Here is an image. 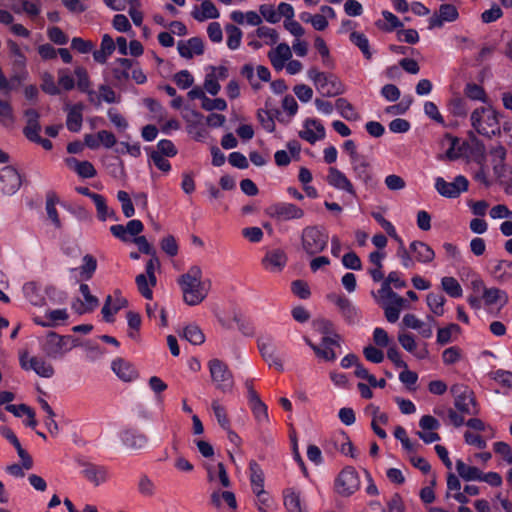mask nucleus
Masks as SVG:
<instances>
[{"instance_id": "obj_45", "label": "nucleus", "mask_w": 512, "mask_h": 512, "mask_svg": "<svg viewBox=\"0 0 512 512\" xmlns=\"http://www.w3.org/2000/svg\"><path fill=\"white\" fill-rule=\"evenodd\" d=\"M82 105L72 106L67 115L66 125L72 132H78L82 126Z\"/></svg>"}, {"instance_id": "obj_9", "label": "nucleus", "mask_w": 512, "mask_h": 512, "mask_svg": "<svg viewBox=\"0 0 512 512\" xmlns=\"http://www.w3.org/2000/svg\"><path fill=\"white\" fill-rule=\"evenodd\" d=\"M265 213L277 221H290L301 219L304 216V210L293 203L278 202L266 208Z\"/></svg>"}, {"instance_id": "obj_46", "label": "nucleus", "mask_w": 512, "mask_h": 512, "mask_svg": "<svg viewBox=\"0 0 512 512\" xmlns=\"http://www.w3.org/2000/svg\"><path fill=\"white\" fill-rule=\"evenodd\" d=\"M350 41L357 46L362 52L363 56L370 60L372 58V52L370 50L369 40L365 34L361 32L352 31L349 36Z\"/></svg>"}, {"instance_id": "obj_23", "label": "nucleus", "mask_w": 512, "mask_h": 512, "mask_svg": "<svg viewBox=\"0 0 512 512\" xmlns=\"http://www.w3.org/2000/svg\"><path fill=\"white\" fill-rule=\"evenodd\" d=\"M299 136L307 142L314 144L325 137V128L318 119H307Z\"/></svg>"}, {"instance_id": "obj_51", "label": "nucleus", "mask_w": 512, "mask_h": 512, "mask_svg": "<svg viewBox=\"0 0 512 512\" xmlns=\"http://www.w3.org/2000/svg\"><path fill=\"white\" fill-rule=\"evenodd\" d=\"M94 204L97 210L98 218L101 221H106L108 219H115V212L110 209L106 203V199L102 196H94Z\"/></svg>"}, {"instance_id": "obj_6", "label": "nucleus", "mask_w": 512, "mask_h": 512, "mask_svg": "<svg viewBox=\"0 0 512 512\" xmlns=\"http://www.w3.org/2000/svg\"><path fill=\"white\" fill-rule=\"evenodd\" d=\"M208 367L215 387L223 393L231 392L234 380L227 365L218 359H212L209 361Z\"/></svg>"}, {"instance_id": "obj_43", "label": "nucleus", "mask_w": 512, "mask_h": 512, "mask_svg": "<svg viewBox=\"0 0 512 512\" xmlns=\"http://www.w3.org/2000/svg\"><path fill=\"white\" fill-rule=\"evenodd\" d=\"M256 422L265 426L269 423L268 408L267 405L261 400L248 403Z\"/></svg>"}, {"instance_id": "obj_15", "label": "nucleus", "mask_w": 512, "mask_h": 512, "mask_svg": "<svg viewBox=\"0 0 512 512\" xmlns=\"http://www.w3.org/2000/svg\"><path fill=\"white\" fill-rule=\"evenodd\" d=\"M283 506L287 512H309L308 506L296 487H287L282 491Z\"/></svg>"}, {"instance_id": "obj_62", "label": "nucleus", "mask_w": 512, "mask_h": 512, "mask_svg": "<svg viewBox=\"0 0 512 512\" xmlns=\"http://www.w3.org/2000/svg\"><path fill=\"white\" fill-rule=\"evenodd\" d=\"M117 199L121 203L122 212L125 217L130 218L135 214L133 203L126 191L120 190L117 193Z\"/></svg>"}, {"instance_id": "obj_19", "label": "nucleus", "mask_w": 512, "mask_h": 512, "mask_svg": "<svg viewBox=\"0 0 512 512\" xmlns=\"http://www.w3.org/2000/svg\"><path fill=\"white\" fill-rule=\"evenodd\" d=\"M327 182L330 186L337 190L346 192L349 195L355 196L356 191L351 180L336 167H330L327 175Z\"/></svg>"}, {"instance_id": "obj_8", "label": "nucleus", "mask_w": 512, "mask_h": 512, "mask_svg": "<svg viewBox=\"0 0 512 512\" xmlns=\"http://www.w3.org/2000/svg\"><path fill=\"white\" fill-rule=\"evenodd\" d=\"M19 363L22 369L26 371L32 370L43 378H51L55 372L49 362L41 357L30 356L27 351L20 352Z\"/></svg>"}, {"instance_id": "obj_54", "label": "nucleus", "mask_w": 512, "mask_h": 512, "mask_svg": "<svg viewBox=\"0 0 512 512\" xmlns=\"http://www.w3.org/2000/svg\"><path fill=\"white\" fill-rule=\"evenodd\" d=\"M448 111L456 117H464L467 114V102L460 96L452 97L447 104Z\"/></svg>"}, {"instance_id": "obj_47", "label": "nucleus", "mask_w": 512, "mask_h": 512, "mask_svg": "<svg viewBox=\"0 0 512 512\" xmlns=\"http://www.w3.org/2000/svg\"><path fill=\"white\" fill-rule=\"evenodd\" d=\"M398 243V248L396 251V256L400 260V263L403 268L411 269L415 267V261L413 256L411 255L410 247L407 248L404 244L403 239H398L396 241Z\"/></svg>"}, {"instance_id": "obj_40", "label": "nucleus", "mask_w": 512, "mask_h": 512, "mask_svg": "<svg viewBox=\"0 0 512 512\" xmlns=\"http://www.w3.org/2000/svg\"><path fill=\"white\" fill-rule=\"evenodd\" d=\"M115 50V42L108 34L103 35L100 50L93 52V58L98 63H105Z\"/></svg>"}, {"instance_id": "obj_50", "label": "nucleus", "mask_w": 512, "mask_h": 512, "mask_svg": "<svg viewBox=\"0 0 512 512\" xmlns=\"http://www.w3.org/2000/svg\"><path fill=\"white\" fill-rule=\"evenodd\" d=\"M382 16H383V22L378 21L377 26H378V28H380L384 31L390 32L396 28H400L403 26V23L399 20V18L397 16H395L390 11H387V10L382 11Z\"/></svg>"}, {"instance_id": "obj_3", "label": "nucleus", "mask_w": 512, "mask_h": 512, "mask_svg": "<svg viewBox=\"0 0 512 512\" xmlns=\"http://www.w3.org/2000/svg\"><path fill=\"white\" fill-rule=\"evenodd\" d=\"M307 76L322 96L334 97L344 92L342 82L333 74L321 72L312 67L308 70Z\"/></svg>"}, {"instance_id": "obj_52", "label": "nucleus", "mask_w": 512, "mask_h": 512, "mask_svg": "<svg viewBox=\"0 0 512 512\" xmlns=\"http://www.w3.org/2000/svg\"><path fill=\"white\" fill-rule=\"evenodd\" d=\"M454 405L459 412L464 414H472L474 399L469 392L465 391L455 398Z\"/></svg>"}, {"instance_id": "obj_4", "label": "nucleus", "mask_w": 512, "mask_h": 512, "mask_svg": "<svg viewBox=\"0 0 512 512\" xmlns=\"http://www.w3.org/2000/svg\"><path fill=\"white\" fill-rule=\"evenodd\" d=\"M328 239L327 232L318 226H307L302 230V248L310 256L322 252L327 247Z\"/></svg>"}, {"instance_id": "obj_41", "label": "nucleus", "mask_w": 512, "mask_h": 512, "mask_svg": "<svg viewBox=\"0 0 512 512\" xmlns=\"http://www.w3.org/2000/svg\"><path fill=\"white\" fill-rule=\"evenodd\" d=\"M207 473L210 482L219 481L223 487L230 486V479L223 463L219 462L216 465L208 466Z\"/></svg>"}, {"instance_id": "obj_5", "label": "nucleus", "mask_w": 512, "mask_h": 512, "mask_svg": "<svg viewBox=\"0 0 512 512\" xmlns=\"http://www.w3.org/2000/svg\"><path fill=\"white\" fill-rule=\"evenodd\" d=\"M68 342L69 337L50 332L40 341L41 351L48 358L60 359L72 349Z\"/></svg>"}, {"instance_id": "obj_16", "label": "nucleus", "mask_w": 512, "mask_h": 512, "mask_svg": "<svg viewBox=\"0 0 512 512\" xmlns=\"http://www.w3.org/2000/svg\"><path fill=\"white\" fill-rule=\"evenodd\" d=\"M144 230L143 223L138 219L130 220L126 226L121 224L112 225L110 231L112 235L123 242H130L133 238L140 236Z\"/></svg>"}, {"instance_id": "obj_63", "label": "nucleus", "mask_w": 512, "mask_h": 512, "mask_svg": "<svg viewBox=\"0 0 512 512\" xmlns=\"http://www.w3.org/2000/svg\"><path fill=\"white\" fill-rule=\"evenodd\" d=\"M257 36L263 40L266 45H274L278 41V33L275 29L262 26L256 30Z\"/></svg>"}, {"instance_id": "obj_25", "label": "nucleus", "mask_w": 512, "mask_h": 512, "mask_svg": "<svg viewBox=\"0 0 512 512\" xmlns=\"http://www.w3.org/2000/svg\"><path fill=\"white\" fill-rule=\"evenodd\" d=\"M268 58L276 71L284 69L285 64L292 58V50L286 43H280L268 52Z\"/></svg>"}, {"instance_id": "obj_21", "label": "nucleus", "mask_w": 512, "mask_h": 512, "mask_svg": "<svg viewBox=\"0 0 512 512\" xmlns=\"http://www.w3.org/2000/svg\"><path fill=\"white\" fill-rule=\"evenodd\" d=\"M489 275L499 284L512 281V261L505 259L494 261L489 268Z\"/></svg>"}, {"instance_id": "obj_22", "label": "nucleus", "mask_w": 512, "mask_h": 512, "mask_svg": "<svg viewBox=\"0 0 512 512\" xmlns=\"http://www.w3.org/2000/svg\"><path fill=\"white\" fill-rule=\"evenodd\" d=\"M287 263V255L282 249H272L268 251L263 260V267L269 272L278 273L281 272Z\"/></svg>"}, {"instance_id": "obj_17", "label": "nucleus", "mask_w": 512, "mask_h": 512, "mask_svg": "<svg viewBox=\"0 0 512 512\" xmlns=\"http://www.w3.org/2000/svg\"><path fill=\"white\" fill-rule=\"evenodd\" d=\"M97 268V261L94 256L90 254H86L82 259V264L80 267L71 268L70 278L74 280L75 283H81L82 281L90 280Z\"/></svg>"}, {"instance_id": "obj_30", "label": "nucleus", "mask_w": 512, "mask_h": 512, "mask_svg": "<svg viewBox=\"0 0 512 512\" xmlns=\"http://www.w3.org/2000/svg\"><path fill=\"white\" fill-rule=\"evenodd\" d=\"M177 49L181 57L191 59L194 56L202 55L204 52L203 41L198 37H193L185 41H179Z\"/></svg>"}, {"instance_id": "obj_37", "label": "nucleus", "mask_w": 512, "mask_h": 512, "mask_svg": "<svg viewBox=\"0 0 512 512\" xmlns=\"http://www.w3.org/2000/svg\"><path fill=\"white\" fill-rule=\"evenodd\" d=\"M249 476L254 494H261L264 490V473L255 461L249 463Z\"/></svg>"}, {"instance_id": "obj_10", "label": "nucleus", "mask_w": 512, "mask_h": 512, "mask_svg": "<svg viewBox=\"0 0 512 512\" xmlns=\"http://www.w3.org/2000/svg\"><path fill=\"white\" fill-rule=\"evenodd\" d=\"M359 487V475L353 467H345L335 480V490L342 496L352 495Z\"/></svg>"}, {"instance_id": "obj_55", "label": "nucleus", "mask_w": 512, "mask_h": 512, "mask_svg": "<svg viewBox=\"0 0 512 512\" xmlns=\"http://www.w3.org/2000/svg\"><path fill=\"white\" fill-rule=\"evenodd\" d=\"M459 325L451 323L446 327L439 328L437 331L436 341L439 345H445L452 341V335L460 333Z\"/></svg>"}, {"instance_id": "obj_60", "label": "nucleus", "mask_w": 512, "mask_h": 512, "mask_svg": "<svg viewBox=\"0 0 512 512\" xmlns=\"http://www.w3.org/2000/svg\"><path fill=\"white\" fill-rule=\"evenodd\" d=\"M211 407L219 425L223 429L228 430L230 428V421L227 417L224 406H222L218 400H213Z\"/></svg>"}, {"instance_id": "obj_53", "label": "nucleus", "mask_w": 512, "mask_h": 512, "mask_svg": "<svg viewBox=\"0 0 512 512\" xmlns=\"http://www.w3.org/2000/svg\"><path fill=\"white\" fill-rule=\"evenodd\" d=\"M183 337L193 345H200L205 341L203 332L194 324L187 325L184 328Z\"/></svg>"}, {"instance_id": "obj_29", "label": "nucleus", "mask_w": 512, "mask_h": 512, "mask_svg": "<svg viewBox=\"0 0 512 512\" xmlns=\"http://www.w3.org/2000/svg\"><path fill=\"white\" fill-rule=\"evenodd\" d=\"M120 439L124 446L133 450L144 448L148 442L147 436L135 429L121 431Z\"/></svg>"}, {"instance_id": "obj_34", "label": "nucleus", "mask_w": 512, "mask_h": 512, "mask_svg": "<svg viewBox=\"0 0 512 512\" xmlns=\"http://www.w3.org/2000/svg\"><path fill=\"white\" fill-rule=\"evenodd\" d=\"M482 299L484 305L492 306L498 304L499 309H501L508 303L509 297L505 290L497 287H487V289H484Z\"/></svg>"}, {"instance_id": "obj_27", "label": "nucleus", "mask_w": 512, "mask_h": 512, "mask_svg": "<svg viewBox=\"0 0 512 512\" xmlns=\"http://www.w3.org/2000/svg\"><path fill=\"white\" fill-rule=\"evenodd\" d=\"M82 475L95 486H99L109 479V471L105 466L96 464H85L81 471Z\"/></svg>"}, {"instance_id": "obj_14", "label": "nucleus", "mask_w": 512, "mask_h": 512, "mask_svg": "<svg viewBox=\"0 0 512 512\" xmlns=\"http://www.w3.org/2000/svg\"><path fill=\"white\" fill-rule=\"evenodd\" d=\"M22 185L19 172L12 166L0 170V191L5 195H14Z\"/></svg>"}, {"instance_id": "obj_11", "label": "nucleus", "mask_w": 512, "mask_h": 512, "mask_svg": "<svg viewBox=\"0 0 512 512\" xmlns=\"http://www.w3.org/2000/svg\"><path fill=\"white\" fill-rule=\"evenodd\" d=\"M469 182L463 175H458L452 182L445 181L442 177L435 179V189L443 197L457 198L468 190Z\"/></svg>"}, {"instance_id": "obj_18", "label": "nucleus", "mask_w": 512, "mask_h": 512, "mask_svg": "<svg viewBox=\"0 0 512 512\" xmlns=\"http://www.w3.org/2000/svg\"><path fill=\"white\" fill-rule=\"evenodd\" d=\"M459 18L456 6L452 4H441L438 12L429 18V29L440 28L446 22H454Z\"/></svg>"}, {"instance_id": "obj_48", "label": "nucleus", "mask_w": 512, "mask_h": 512, "mask_svg": "<svg viewBox=\"0 0 512 512\" xmlns=\"http://www.w3.org/2000/svg\"><path fill=\"white\" fill-rule=\"evenodd\" d=\"M441 287L452 298H460L463 295V289L454 277H443L441 279Z\"/></svg>"}, {"instance_id": "obj_12", "label": "nucleus", "mask_w": 512, "mask_h": 512, "mask_svg": "<svg viewBox=\"0 0 512 512\" xmlns=\"http://www.w3.org/2000/svg\"><path fill=\"white\" fill-rule=\"evenodd\" d=\"M327 300L334 304L341 316L348 323H356L360 319V311L354 303L341 293H330L327 295Z\"/></svg>"}, {"instance_id": "obj_13", "label": "nucleus", "mask_w": 512, "mask_h": 512, "mask_svg": "<svg viewBox=\"0 0 512 512\" xmlns=\"http://www.w3.org/2000/svg\"><path fill=\"white\" fill-rule=\"evenodd\" d=\"M79 292L81 298H76L72 302V310L79 315L94 311L99 305V300L96 296L92 295L89 285L81 283Z\"/></svg>"}, {"instance_id": "obj_36", "label": "nucleus", "mask_w": 512, "mask_h": 512, "mask_svg": "<svg viewBox=\"0 0 512 512\" xmlns=\"http://www.w3.org/2000/svg\"><path fill=\"white\" fill-rule=\"evenodd\" d=\"M25 298L34 306H43L45 304V297L41 292L39 285L34 282H27L22 288Z\"/></svg>"}, {"instance_id": "obj_56", "label": "nucleus", "mask_w": 512, "mask_h": 512, "mask_svg": "<svg viewBox=\"0 0 512 512\" xmlns=\"http://www.w3.org/2000/svg\"><path fill=\"white\" fill-rule=\"evenodd\" d=\"M227 32V46L231 50H236L240 47L241 40L243 33L242 31L234 26V25H228L226 27Z\"/></svg>"}, {"instance_id": "obj_44", "label": "nucleus", "mask_w": 512, "mask_h": 512, "mask_svg": "<svg viewBox=\"0 0 512 512\" xmlns=\"http://www.w3.org/2000/svg\"><path fill=\"white\" fill-rule=\"evenodd\" d=\"M456 470L465 481H478L481 478V471L477 467L467 465L462 460L456 461Z\"/></svg>"}, {"instance_id": "obj_39", "label": "nucleus", "mask_w": 512, "mask_h": 512, "mask_svg": "<svg viewBox=\"0 0 512 512\" xmlns=\"http://www.w3.org/2000/svg\"><path fill=\"white\" fill-rule=\"evenodd\" d=\"M133 62L127 58H118L113 62L112 73L115 80L119 83L127 81L130 77L129 71Z\"/></svg>"}, {"instance_id": "obj_28", "label": "nucleus", "mask_w": 512, "mask_h": 512, "mask_svg": "<svg viewBox=\"0 0 512 512\" xmlns=\"http://www.w3.org/2000/svg\"><path fill=\"white\" fill-rule=\"evenodd\" d=\"M398 341L404 350L411 353L417 359H426L429 355V351L426 348V344L422 348H417V342L413 334L410 333H399Z\"/></svg>"}, {"instance_id": "obj_24", "label": "nucleus", "mask_w": 512, "mask_h": 512, "mask_svg": "<svg viewBox=\"0 0 512 512\" xmlns=\"http://www.w3.org/2000/svg\"><path fill=\"white\" fill-rule=\"evenodd\" d=\"M410 251L413 255L415 264L429 265L435 259V251L427 243L414 240L410 243Z\"/></svg>"}, {"instance_id": "obj_7", "label": "nucleus", "mask_w": 512, "mask_h": 512, "mask_svg": "<svg viewBox=\"0 0 512 512\" xmlns=\"http://www.w3.org/2000/svg\"><path fill=\"white\" fill-rule=\"evenodd\" d=\"M305 343L314 351L317 357L325 361H334L337 358L336 347H340L339 334L322 336L320 345L314 344L309 338L304 337Z\"/></svg>"}, {"instance_id": "obj_61", "label": "nucleus", "mask_w": 512, "mask_h": 512, "mask_svg": "<svg viewBox=\"0 0 512 512\" xmlns=\"http://www.w3.org/2000/svg\"><path fill=\"white\" fill-rule=\"evenodd\" d=\"M314 46L321 55L323 64L326 67H333L334 63L331 59L329 48L324 39L319 36L316 37L314 41Z\"/></svg>"}, {"instance_id": "obj_59", "label": "nucleus", "mask_w": 512, "mask_h": 512, "mask_svg": "<svg viewBox=\"0 0 512 512\" xmlns=\"http://www.w3.org/2000/svg\"><path fill=\"white\" fill-rule=\"evenodd\" d=\"M0 122L6 127H12L15 123L13 108L7 101L0 100Z\"/></svg>"}, {"instance_id": "obj_26", "label": "nucleus", "mask_w": 512, "mask_h": 512, "mask_svg": "<svg viewBox=\"0 0 512 512\" xmlns=\"http://www.w3.org/2000/svg\"><path fill=\"white\" fill-rule=\"evenodd\" d=\"M355 178L364 185H369L373 180L370 162L364 155L359 156L350 162Z\"/></svg>"}, {"instance_id": "obj_20", "label": "nucleus", "mask_w": 512, "mask_h": 512, "mask_svg": "<svg viewBox=\"0 0 512 512\" xmlns=\"http://www.w3.org/2000/svg\"><path fill=\"white\" fill-rule=\"evenodd\" d=\"M429 322H424L414 314L404 315L402 322L406 328L418 331L419 335L424 339H429L433 335L432 324L434 322L433 317H427Z\"/></svg>"}, {"instance_id": "obj_35", "label": "nucleus", "mask_w": 512, "mask_h": 512, "mask_svg": "<svg viewBox=\"0 0 512 512\" xmlns=\"http://www.w3.org/2000/svg\"><path fill=\"white\" fill-rule=\"evenodd\" d=\"M378 303L382 308L407 306L406 300L395 293L392 289L384 288L378 290Z\"/></svg>"}, {"instance_id": "obj_42", "label": "nucleus", "mask_w": 512, "mask_h": 512, "mask_svg": "<svg viewBox=\"0 0 512 512\" xmlns=\"http://www.w3.org/2000/svg\"><path fill=\"white\" fill-rule=\"evenodd\" d=\"M337 112L348 121H358L360 115L354 106L345 98H338L335 102Z\"/></svg>"}, {"instance_id": "obj_38", "label": "nucleus", "mask_w": 512, "mask_h": 512, "mask_svg": "<svg viewBox=\"0 0 512 512\" xmlns=\"http://www.w3.org/2000/svg\"><path fill=\"white\" fill-rule=\"evenodd\" d=\"M320 12L321 13H319V14H314L313 19H312L313 21L311 23L313 28L317 31L325 30L329 25L328 19L336 18V12L330 6H327V5L321 6Z\"/></svg>"}, {"instance_id": "obj_49", "label": "nucleus", "mask_w": 512, "mask_h": 512, "mask_svg": "<svg viewBox=\"0 0 512 512\" xmlns=\"http://www.w3.org/2000/svg\"><path fill=\"white\" fill-rule=\"evenodd\" d=\"M427 305L431 312L436 316L444 314V304L446 299L443 295L438 293H429L426 297Z\"/></svg>"}, {"instance_id": "obj_2", "label": "nucleus", "mask_w": 512, "mask_h": 512, "mask_svg": "<svg viewBox=\"0 0 512 512\" xmlns=\"http://www.w3.org/2000/svg\"><path fill=\"white\" fill-rule=\"evenodd\" d=\"M470 121L480 135L491 137L500 132L498 113L491 106L476 108L471 113Z\"/></svg>"}, {"instance_id": "obj_31", "label": "nucleus", "mask_w": 512, "mask_h": 512, "mask_svg": "<svg viewBox=\"0 0 512 512\" xmlns=\"http://www.w3.org/2000/svg\"><path fill=\"white\" fill-rule=\"evenodd\" d=\"M191 16L198 22H204L210 19L220 17V12L213 2L204 0L199 6L195 5L191 11Z\"/></svg>"}, {"instance_id": "obj_58", "label": "nucleus", "mask_w": 512, "mask_h": 512, "mask_svg": "<svg viewBox=\"0 0 512 512\" xmlns=\"http://www.w3.org/2000/svg\"><path fill=\"white\" fill-rule=\"evenodd\" d=\"M394 286L396 289H402L407 286L406 281L402 278V275L398 271H391L388 276L383 280L381 288L392 289L391 286Z\"/></svg>"}, {"instance_id": "obj_64", "label": "nucleus", "mask_w": 512, "mask_h": 512, "mask_svg": "<svg viewBox=\"0 0 512 512\" xmlns=\"http://www.w3.org/2000/svg\"><path fill=\"white\" fill-rule=\"evenodd\" d=\"M136 284L141 295L144 298L151 300L153 297V292L151 289L152 286L149 282V278L145 274H139L136 277Z\"/></svg>"}, {"instance_id": "obj_32", "label": "nucleus", "mask_w": 512, "mask_h": 512, "mask_svg": "<svg viewBox=\"0 0 512 512\" xmlns=\"http://www.w3.org/2000/svg\"><path fill=\"white\" fill-rule=\"evenodd\" d=\"M24 116L26 119V126L23 129L24 135L30 141L38 140L41 131L39 124L40 114L35 109H27L24 112Z\"/></svg>"}, {"instance_id": "obj_57", "label": "nucleus", "mask_w": 512, "mask_h": 512, "mask_svg": "<svg viewBox=\"0 0 512 512\" xmlns=\"http://www.w3.org/2000/svg\"><path fill=\"white\" fill-rule=\"evenodd\" d=\"M464 94L471 100L486 102L487 95L482 86L475 83H467L464 88Z\"/></svg>"}, {"instance_id": "obj_1", "label": "nucleus", "mask_w": 512, "mask_h": 512, "mask_svg": "<svg viewBox=\"0 0 512 512\" xmlns=\"http://www.w3.org/2000/svg\"><path fill=\"white\" fill-rule=\"evenodd\" d=\"M177 283L181 289L183 300L189 306L200 304L209 294L211 281L203 278L199 266H191L184 274L179 276Z\"/></svg>"}, {"instance_id": "obj_33", "label": "nucleus", "mask_w": 512, "mask_h": 512, "mask_svg": "<svg viewBox=\"0 0 512 512\" xmlns=\"http://www.w3.org/2000/svg\"><path fill=\"white\" fill-rule=\"evenodd\" d=\"M112 370L117 375L119 379L125 382L133 381L137 378V370L135 367L128 361L118 358L112 362Z\"/></svg>"}]
</instances>
